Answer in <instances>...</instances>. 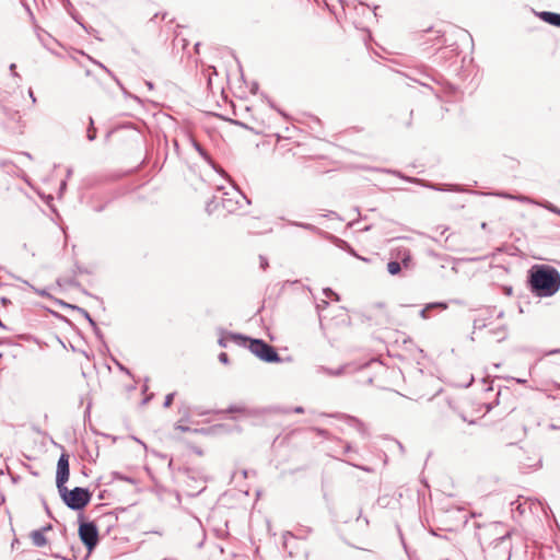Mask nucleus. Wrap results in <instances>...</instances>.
Masks as SVG:
<instances>
[{
  "label": "nucleus",
  "instance_id": "1",
  "mask_svg": "<svg viewBox=\"0 0 560 560\" xmlns=\"http://www.w3.org/2000/svg\"><path fill=\"white\" fill-rule=\"evenodd\" d=\"M515 402L516 397L509 387L499 388L495 393H493V388L489 386L474 398L465 397L463 400L460 413L465 421L474 423L475 418L472 417V411L485 416L493 407V405H502L503 408L514 411Z\"/></svg>",
  "mask_w": 560,
  "mask_h": 560
},
{
  "label": "nucleus",
  "instance_id": "2",
  "mask_svg": "<svg viewBox=\"0 0 560 560\" xmlns=\"http://www.w3.org/2000/svg\"><path fill=\"white\" fill-rule=\"evenodd\" d=\"M401 372L396 366H388L382 361L372 360L358 373V382L362 386H374L390 390L399 382Z\"/></svg>",
  "mask_w": 560,
  "mask_h": 560
},
{
  "label": "nucleus",
  "instance_id": "3",
  "mask_svg": "<svg viewBox=\"0 0 560 560\" xmlns=\"http://www.w3.org/2000/svg\"><path fill=\"white\" fill-rule=\"evenodd\" d=\"M530 291L540 298L551 296L560 289V272L549 265H534L528 271Z\"/></svg>",
  "mask_w": 560,
  "mask_h": 560
},
{
  "label": "nucleus",
  "instance_id": "4",
  "mask_svg": "<svg viewBox=\"0 0 560 560\" xmlns=\"http://www.w3.org/2000/svg\"><path fill=\"white\" fill-rule=\"evenodd\" d=\"M233 342L250 350L257 358L265 362H280L277 350L261 339H253L243 335L231 336Z\"/></svg>",
  "mask_w": 560,
  "mask_h": 560
},
{
  "label": "nucleus",
  "instance_id": "5",
  "mask_svg": "<svg viewBox=\"0 0 560 560\" xmlns=\"http://www.w3.org/2000/svg\"><path fill=\"white\" fill-rule=\"evenodd\" d=\"M511 537V530L505 528L501 523H491L485 526L479 533V540L488 547H497L499 544L506 542Z\"/></svg>",
  "mask_w": 560,
  "mask_h": 560
},
{
  "label": "nucleus",
  "instance_id": "6",
  "mask_svg": "<svg viewBox=\"0 0 560 560\" xmlns=\"http://www.w3.org/2000/svg\"><path fill=\"white\" fill-rule=\"evenodd\" d=\"M65 503L72 510H82L91 500V492L85 488L75 487L68 490L63 487L58 490Z\"/></svg>",
  "mask_w": 560,
  "mask_h": 560
},
{
  "label": "nucleus",
  "instance_id": "7",
  "mask_svg": "<svg viewBox=\"0 0 560 560\" xmlns=\"http://www.w3.org/2000/svg\"><path fill=\"white\" fill-rule=\"evenodd\" d=\"M79 537L82 544L91 552L98 544V529L93 522H81L79 526Z\"/></svg>",
  "mask_w": 560,
  "mask_h": 560
},
{
  "label": "nucleus",
  "instance_id": "8",
  "mask_svg": "<svg viewBox=\"0 0 560 560\" xmlns=\"http://www.w3.org/2000/svg\"><path fill=\"white\" fill-rule=\"evenodd\" d=\"M69 455L62 453L57 463L56 485L58 490L66 487V482L69 479Z\"/></svg>",
  "mask_w": 560,
  "mask_h": 560
},
{
  "label": "nucleus",
  "instance_id": "9",
  "mask_svg": "<svg viewBox=\"0 0 560 560\" xmlns=\"http://www.w3.org/2000/svg\"><path fill=\"white\" fill-rule=\"evenodd\" d=\"M390 260H396L402 264L405 269H409L412 266L411 254L407 248L394 249L390 252Z\"/></svg>",
  "mask_w": 560,
  "mask_h": 560
},
{
  "label": "nucleus",
  "instance_id": "10",
  "mask_svg": "<svg viewBox=\"0 0 560 560\" xmlns=\"http://www.w3.org/2000/svg\"><path fill=\"white\" fill-rule=\"evenodd\" d=\"M52 526L50 524L31 532L30 538L32 539V542L36 547H45L48 544V539L45 536V533L50 530Z\"/></svg>",
  "mask_w": 560,
  "mask_h": 560
},
{
  "label": "nucleus",
  "instance_id": "11",
  "mask_svg": "<svg viewBox=\"0 0 560 560\" xmlns=\"http://www.w3.org/2000/svg\"><path fill=\"white\" fill-rule=\"evenodd\" d=\"M539 18L550 24V25H553V26H557V27H560V14L559 13H553V12H541L539 14Z\"/></svg>",
  "mask_w": 560,
  "mask_h": 560
},
{
  "label": "nucleus",
  "instance_id": "12",
  "mask_svg": "<svg viewBox=\"0 0 560 560\" xmlns=\"http://www.w3.org/2000/svg\"><path fill=\"white\" fill-rule=\"evenodd\" d=\"M402 268V264L396 260H389V262L387 264V270L393 276L398 275Z\"/></svg>",
  "mask_w": 560,
  "mask_h": 560
},
{
  "label": "nucleus",
  "instance_id": "13",
  "mask_svg": "<svg viewBox=\"0 0 560 560\" xmlns=\"http://www.w3.org/2000/svg\"><path fill=\"white\" fill-rule=\"evenodd\" d=\"M233 335H236L235 332H226L224 334L220 339H219V345L223 348H225L228 346V342L232 341L233 342V339L231 338V336Z\"/></svg>",
  "mask_w": 560,
  "mask_h": 560
},
{
  "label": "nucleus",
  "instance_id": "14",
  "mask_svg": "<svg viewBox=\"0 0 560 560\" xmlns=\"http://www.w3.org/2000/svg\"><path fill=\"white\" fill-rule=\"evenodd\" d=\"M228 412H231V413H245L246 412V408L244 406H231L229 407V409L226 410Z\"/></svg>",
  "mask_w": 560,
  "mask_h": 560
},
{
  "label": "nucleus",
  "instance_id": "15",
  "mask_svg": "<svg viewBox=\"0 0 560 560\" xmlns=\"http://www.w3.org/2000/svg\"><path fill=\"white\" fill-rule=\"evenodd\" d=\"M427 306L429 307V310H432V308L446 310L447 308V304L444 302L429 303V304H427Z\"/></svg>",
  "mask_w": 560,
  "mask_h": 560
},
{
  "label": "nucleus",
  "instance_id": "16",
  "mask_svg": "<svg viewBox=\"0 0 560 560\" xmlns=\"http://www.w3.org/2000/svg\"><path fill=\"white\" fill-rule=\"evenodd\" d=\"M174 396H175V393H171V394L166 395L165 400H164L165 408H168L173 404Z\"/></svg>",
  "mask_w": 560,
  "mask_h": 560
},
{
  "label": "nucleus",
  "instance_id": "17",
  "mask_svg": "<svg viewBox=\"0 0 560 560\" xmlns=\"http://www.w3.org/2000/svg\"><path fill=\"white\" fill-rule=\"evenodd\" d=\"M219 360L224 363V364H228L229 363V357L225 352H221L219 354Z\"/></svg>",
  "mask_w": 560,
  "mask_h": 560
},
{
  "label": "nucleus",
  "instance_id": "18",
  "mask_svg": "<svg viewBox=\"0 0 560 560\" xmlns=\"http://www.w3.org/2000/svg\"><path fill=\"white\" fill-rule=\"evenodd\" d=\"M429 311H430V310H429V307H428V306H425L424 308H422V311L420 312L421 317H422V318H424V319L429 318V316H430V315H429Z\"/></svg>",
  "mask_w": 560,
  "mask_h": 560
},
{
  "label": "nucleus",
  "instance_id": "19",
  "mask_svg": "<svg viewBox=\"0 0 560 560\" xmlns=\"http://www.w3.org/2000/svg\"><path fill=\"white\" fill-rule=\"evenodd\" d=\"M349 249H350V252H351V254H352V255H354V256H357V257H359V258H362V259H363V260H365V261H371V258L360 257V256H359V255L353 250V248H352V247H349Z\"/></svg>",
  "mask_w": 560,
  "mask_h": 560
},
{
  "label": "nucleus",
  "instance_id": "20",
  "mask_svg": "<svg viewBox=\"0 0 560 560\" xmlns=\"http://www.w3.org/2000/svg\"><path fill=\"white\" fill-rule=\"evenodd\" d=\"M191 450H192L196 454H198V455H202V454H203L202 450H201V448H199V447H197V446H191Z\"/></svg>",
  "mask_w": 560,
  "mask_h": 560
},
{
  "label": "nucleus",
  "instance_id": "21",
  "mask_svg": "<svg viewBox=\"0 0 560 560\" xmlns=\"http://www.w3.org/2000/svg\"><path fill=\"white\" fill-rule=\"evenodd\" d=\"M79 270H80L81 272H85V273H90V272H91V269H90V268H88V267H84V268H80V267H79Z\"/></svg>",
  "mask_w": 560,
  "mask_h": 560
},
{
  "label": "nucleus",
  "instance_id": "22",
  "mask_svg": "<svg viewBox=\"0 0 560 560\" xmlns=\"http://www.w3.org/2000/svg\"><path fill=\"white\" fill-rule=\"evenodd\" d=\"M1 303L2 305H8L10 303V300H8L7 298H1Z\"/></svg>",
  "mask_w": 560,
  "mask_h": 560
},
{
  "label": "nucleus",
  "instance_id": "23",
  "mask_svg": "<svg viewBox=\"0 0 560 560\" xmlns=\"http://www.w3.org/2000/svg\"><path fill=\"white\" fill-rule=\"evenodd\" d=\"M351 450L352 448H351L350 444L345 445V453H349Z\"/></svg>",
  "mask_w": 560,
  "mask_h": 560
},
{
  "label": "nucleus",
  "instance_id": "24",
  "mask_svg": "<svg viewBox=\"0 0 560 560\" xmlns=\"http://www.w3.org/2000/svg\"><path fill=\"white\" fill-rule=\"evenodd\" d=\"M267 266H268V262L265 259H261L262 269H266Z\"/></svg>",
  "mask_w": 560,
  "mask_h": 560
},
{
  "label": "nucleus",
  "instance_id": "25",
  "mask_svg": "<svg viewBox=\"0 0 560 560\" xmlns=\"http://www.w3.org/2000/svg\"><path fill=\"white\" fill-rule=\"evenodd\" d=\"M303 411H304V410H303V408H302V407H296V408H295V412L301 413V412H303Z\"/></svg>",
  "mask_w": 560,
  "mask_h": 560
}]
</instances>
